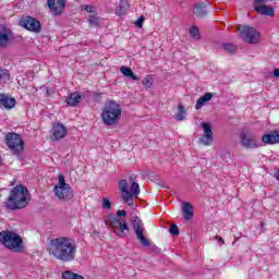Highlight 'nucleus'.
<instances>
[{"label":"nucleus","instance_id":"nucleus-12","mask_svg":"<svg viewBox=\"0 0 279 279\" xmlns=\"http://www.w3.org/2000/svg\"><path fill=\"white\" fill-rule=\"evenodd\" d=\"M201 128L203 129V135L199 137L198 143L206 147L213 145V128L208 122H202Z\"/></svg>","mask_w":279,"mask_h":279},{"label":"nucleus","instance_id":"nucleus-13","mask_svg":"<svg viewBox=\"0 0 279 279\" xmlns=\"http://www.w3.org/2000/svg\"><path fill=\"white\" fill-rule=\"evenodd\" d=\"M240 143L245 149H257V147H260V143L256 141V136L247 135L245 132L240 133Z\"/></svg>","mask_w":279,"mask_h":279},{"label":"nucleus","instance_id":"nucleus-10","mask_svg":"<svg viewBox=\"0 0 279 279\" xmlns=\"http://www.w3.org/2000/svg\"><path fill=\"white\" fill-rule=\"evenodd\" d=\"M240 36L242 40H244V43H248V45H256L257 43H260V33L248 25L242 27Z\"/></svg>","mask_w":279,"mask_h":279},{"label":"nucleus","instance_id":"nucleus-33","mask_svg":"<svg viewBox=\"0 0 279 279\" xmlns=\"http://www.w3.org/2000/svg\"><path fill=\"white\" fill-rule=\"evenodd\" d=\"M88 23L90 25H97L99 23V20H97V17L95 15H90L88 19Z\"/></svg>","mask_w":279,"mask_h":279},{"label":"nucleus","instance_id":"nucleus-22","mask_svg":"<svg viewBox=\"0 0 279 279\" xmlns=\"http://www.w3.org/2000/svg\"><path fill=\"white\" fill-rule=\"evenodd\" d=\"M183 210V219L185 221H190V219H193V206L190 203H184L182 206Z\"/></svg>","mask_w":279,"mask_h":279},{"label":"nucleus","instance_id":"nucleus-7","mask_svg":"<svg viewBox=\"0 0 279 279\" xmlns=\"http://www.w3.org/2000/svg\"><path fill=\"white\" fill-rule=\"evenodd\" d=\"M105 223L108 226V228H112L113 233L117 234V236H120V239L128 236L130 233V227L128 226V222H121V220L114 216H108L105 219Z\"/></svg>","mask_w":279,"mask_h":279},{"label":"nucleus","instance_id":"nucleus-21","mask_svg":"<svg viewBox=\"0 0 279 279\" xmlns=\"http://www.w3.org/2000/svg\"><path fill=\"white\" fill-rule=\"evenodd\" d=\"M120 73H122V75H124V77H129V80H131V82H138V76H136V74H134V71H132V69H130L128 66H121Z\"/></svg>","mask_w":279,"mask_h":279},{"label":"nucleus","instance_id":"nucleus-2","mask_svg":"<svg viewBox=\"0 0 279 279\" xmlns=\"http://www.w3.org/2000/svg\"><path fill=\"white\" fill-rule=\"evenodd\" d=\"M31 199L29 190L25 185H16L10 192L7 208L10 210H21L22 208H26Z\"/></svg>","mask_w":279,"mask_h":279},{"label":"nucleus","instance_id":"nucleus-36","mask_svg":"<svg viewBox=\"0 0 279 279\" xmlns=\"http://www.w3.org/2000/svg\"><path fill=\"white\" fill-rule=\"evenodd\" d=\"M83 10H85V12H93V5H85Z\"/></svg>","mask_w":279,"mask_h":279},{"label":"nucleus","instance_id":"nucleus-38","mask_svg":"<svg viewBox=\"0 0 279 279\" xmlns=\"http://www.w3.org/2000/svg\"><path fill=\"white\" fill-rule=\"evenodd\" d=\"M47 95H51V92L49 90V88H47Z\"/></svg>","mask_w":279,"mask_h":279},{"label":"nucleus","instance_id":"nucleus-25","mask_svg":"<svg viewBox=\"0 0 279 279\" xmlns=\"http://www.w3.org/2000/svg\"><path fill=\"white\" fill-rule=\"evenodd\" d=\"M61 278L62 279H85L81 275L75 274V272H73L71 270L63 271L62 275H61Z\"/></svg>","mask_w":279,"mask_h":279},{"label":"nucleus","instance_id":"nucleus-19","mask_svg":"<svg viewBox=\"0 0 279 279\" xmlns=\"http://www.w3.org/2000/svg\"><path fill=\"white\" fill-rule=\"evenodd\" d=\"M65 101H66L68 106L75 108V106H77V104H80L82 101V95H80L78 93H72L68 96Z\"/></svg>","mask_w":279,"mask_h":279},{"label":"nucleus","instance_id":"nucleus-23","mask_svg":"<svg viewBox=\"0 0 279 279\" xmlns=\"http://www.w3.org/2000/svg\"><path fill=\"white\" fill-rule=\"evenodd\" d=\"M10 31L7 28H3L2 32H0V47L5 48L8 47V44L10 43Z\"/></svg>","mask_w":279,"mask_h":279},{"label":"nucleus","instance_id":"nucleus-8","mask_svg":"<svg viewBox=\"0 0 279 279\" xmlns=\"http://www.w3.org/2000/svg\"><path fill=\"white\" fill-rule=\"evenodd\" d=\"M5 145L13 154H21L25 149V142H23V138L17 133H8Z\"/></svg>","mask_w":279,"mask_h":279},{"label":"nucleus","instance_id":"nucleus-24","mask_svg":"<svg viewBox=\"0 0 279 279\" xmlns=\"http://www.w3.org/2000/svg\"><path fill=\"white\" fill-rule=\"evenodd\" d=\"M128 8H130L128 2H125V0H121L119 7L116 9V14H118V16H123V14L128 12Z\"/></svg>","mask_w":279,"mask_h":279},{"label":"nucleus","instance_id":"nucleus-11","mask_svg":"<svg viewBox=\"0 0 279 279\" xmlns=\"http://www.w3.org/2000/svg\"><path fill=\"white\" fill-rule=\"evenodd\" d=\"M20 25L27 29L28 32H34L35 34L40 33L41 26L40 21L33 16H26L20 21Z\"/></svg>","mask_w":279,"mask_h":279},{"label":"nucleus","instance_id":"nucleus-6","mask_svg":"<svg viewBox=\"0 0 279 279\" xmlns=\"http://www.w3.org/2000/svg\"><path fill=\"white\" fill-rule=\"evenodd\" d=\"M58 184L53 187V193L60 202H71L73 199V189L66 183L63 174H59Z\"/></svg>","mask_w":279,"mask_h":279},{"label":"nucleus","instance_id":"nucleus-14","mask_svg":"<svg viewBox=\"0 0 279 279\" xmlns=\"http://www.w3.org/2000/svg\"><path fill=\"white\" fill-rule=\"evenodd\" d=\"M48 8L54 16H60L64 12V5H66V0H48Z\"/></svg>","mask_w":279,"mask_h":279},{"label":"nucleus","instance_id":"nucleus-1","mask_svg":"<svg viewBox=\"0 0 279 279\" xmlns=\"http://www.w3.org/2000/svg\"><path fill=\"white\" fill-rule=\"evenodd\" d=\"M48 253L50 256L57 258V260H62V263H71V260H75L77 245L71 238H53L48 244Z\"/></svg>","mask_w":279,"mask_h":279},{"label":"nucleus","instance_id":"nucleus-18","mask_svg":"<svg viewBox=\"0 0 279 279\" xmlns=\"http://www.w3.org/2000/svg\"><path fill=\"white\" fill-rule=\"evenodd\" d=\"M263 143H266V145H276V143H279V133L277 131L272 133H268L263 135L262 137Z\"/></svg>","mask_w":279,"mask_h":279},{"label":"nucleus","instance_id":"nucleus-35","mask_svg":"<svg viewBox=\"0 0 279 279\" xmlns=\"http://www.w3.org/2000/svg\"><path fill=\"white\" fill-rule=\"evenodd\" d=\"M126 215H128V211H125L124 209H119L118 211H117V217H126Z\"/></svg>","mask_w":279,"mask_h":279},{"label":"nucleus","instance_id":"nucleus-29","mask_svg":"<svg viewBox=\"0 0 279 279\" xmlns=\"http://www.w3.org/2000/svg\"><path fill=\"white\" fill-rule=\"evenodd\" d=\"M190 35L192 36V38H194L195 40H199L201 35H199V28H197V26H192L190 28Z\"/></svg>","mask_w":279,"mask_h":279},{"label":"nucleus","instance_id":"nucleus-17","mask_svg":"<svg viewBox=\"0 0 279 279\" xmlns=\"http://www.w3.org/2000/svg\"><path fill=\"white\" fill-rule=\"evenodd\" d=\"M193 14L197 16V19H204L206 14H208V11H206V3L198 2L194 4Z\"/></svg>","mask_w":279,"mask_h":279},{"label":"nucleus","instance_id":"nucleus-5","mask_svg":"<svg viewBox=\"0 0 279 279\" xmlns=\"http://www.w3.org/2000/svg\"><path fill=\"white\" fill-rule=\"evenodd\" d=\"M121 105L109 100L105 104L101 112L102 123L105 125H117L121 121Z\"/></svg>","mask_w":279,"mask_h":279},{"label":"nucleus","instance_id":"nucleus-16","mask_svg":"<svg viewBox=\"0 0 279 279\" xmlns=\"http://www.w3.org/2000/svg\"><path fill=\"white\" fill-rule=\"evenodd\" d=\"M0 105L7 110H12L16 106V99L8 96L7 94H0Z\"/></svg>","mask_w":279,"mask_h":279},{"label":"nucleus","instance_id":"nucleus-4","mask_svg":"<svg viewBox=\"0 0 279 279\" xmlns=\"http://www.w3.org/2000/svg\"><path fill=\"white\" fill-rule=\"evenodd\" d=\"M0 242L10 250V252H15L21 254L25 252V244L23 243V238L13 231H2L0 232Z\"/></svg>","mask_w":279,"mask_h":279},{"label":"nucleus","instance_id":"nucleus-34","mask_svg":"<svg viewBox=\"0 0 279 279\" xmlns=\"http://www.w3.org/2000/svg\"><path fill=\"white\" fill-rule=\"evenodd\" d=\"M144 21H145V17H144V16H141V17L135 22L136 27H138V28L141 29V27H143Z\"/></svg>","mask_w":279,"mask_h":279},{"label":"nucleus","instance_id":"nucleus-39","mask_svg":"<svg viewBox=\"0 0 279 279\" xmlns=\"http://www.w3.org/2000/svg\"><path fill=\"white\" fill-rule=\"evenodd\" d=\"M218 241H220V242H222V243H223V239H221V238H218Z\"/></svg>","mask_w":279,"mask_h":279},{"label":"nucleus","instance_id":"nucleus-28","mask_svg":"<svg viewBox=\"0 0 279 279\" xmlns=\"http://www.w3.org/2000/svg\"><path fill=\"white\" fill-rule=\"evenodd\" d=\"M0 80L2 82H10V71L7 69H0Z\"/></svg>","mask_w":279,"mask_h":279},{"label":"nucleus","instance_id":"nucleus-37","mask_svg":"<svg viewBox=\"0 0 279 279\" xmlns=\"http://www.w3.org/2000/svg\"><path fill=\"white\" fill-rule=\"evenodd\" d=\"M274 76L275 77H279V69H275L274 70Z\"/></svg>","mask_w":279,"mask_h":279},{"label":"nucleus","instance_id":"nucleus-15","mask_svg":"<svg viewBox=\"0 0 279 279\" xmlns=\"http://www.w3.org/2000/svg\"><path fill=\"white\" fill-rule=\"evenodd\" d=\"M66 128L63 124H54L52 129L53 141H60V138H64V136H66Z\"/></svg>","mask_w":279,"mask_h":279},{"label":"nucleus","instance_id":"nucleus-20","mask_svg":"<svg viewBox=\"0 0 279 279\" xmlns=\"http://www.w3.org/2000/svg\"><path fill=\"white\" fill-rule=\"evenodd\" d=\"M210 99H213L211 93H206L204 96L199 97L196 101L195 110H202V108H204V106H206V102L210 101Z\"/></svg>","mask_w":279,"mask_h":279},{"label":"nucleus","instance_id":"nucleus-40","mask_svg":"<svg viewBox=\"0 0 279 279\" xmlns=\"http://www.w3.org/2000/svg\"><path fill=\"white\" fill-rule=\"evenodd\" d=\"M1 162H2V161H1V158H0V165H1Z\"/></svg>","mask_w":279,"mask_h":279},{"label":"nucleus","instance_id":"nucleus-3","mask_svg":"<svg viewBox=\"0 0 279 279\" xmlns=\"http://www.w3.org/2000/svg\"><path fill=\"white\" fill-rule=\"evenodd\" d=\"M129 182L131 183V187L125 179L119 181L118 187L121 192L123 202L128 204V206H134V197H138V195H141V186L134 181V177H130Z\"/></svg>","mask_w":279,"mask_h":279},{"label":"nucleus","instance_id":"nucleus-31","mask_svg":"<svg viewBox=\"0 0 279 279\" xmlns=\"http://www.w3.org/2000/svg\"><path fill=\"white\" fill-rule=\"evenodd\" d=\"M169 232L170 234H172V236H178V234H180V229H178V225H171Z\"/></svg>","mask_w":279,"mask_h":279},{"label":"nucleus","instance_id":"nucleus-27","mask_svg":"<svg viewBox=\"0 0 279 279\" xmlns=\"http://www.w3.org/2000/svg\"><path fill=\"white\" fill-rule=\"evenodd\" d=\"M143 86H145L146 89L151 88L154 86V77L151 75H146L142 81Z\"/></svg>","mask_w":279,"mask_h":279},{"label":"nucleus","instance_id":"nucleus-30","mask_svg":"<svg viewBox=\"0 0 279 279\" xmlns=\"http://www.w3.org/2000/svg\"><path fill=\"white\" fill-rule=\"evenodd\" d=\"M222 48L225 49V51H228L229 53H234V51H236V46L232 44H222Z\"/></svg>","mask_w":279,"mask_h":279},{"label":"nucleus","instance_id":"nucleus-32","mask_svg":"<svg viewBox=\"0 0 279 279\" xmlns=\"http://www.w3.org/2000/svg\"><path fill=\"white\" fill-rule=\"evenodd\" d=\"M102 208L105 210H110V208H112V203H110V199L102 198Z\"/></svg>","mask_w":279,"mask_h":279},{"label":"nucleus","instance_id":"nucleus-26","mask_svg":"<svg viewBox=\"0 0 279 279\" xmlns=\"http://www.w3.org/2000/svg\"><path fill=\"white\" fill-rule=\"evenodd\" d=\"M186 119V109H184V106L179 105L178 106V113L175 116L177 121H184Z\"/></svg>","mask_w":279,"mask_h":279},{"label":"nucleus","instance_id":"nucleus-9","mask_svg":"<svg viewBox=\"0 0 279 279\" xmlns=\"http://www.w3.org/2000/svg\"><path fill=\"white\" fill-rule=\"evenodd\" d=\"M131 223L133 226L136 239L140 240V243H142L144 247H149V240H147L145 236V225L143 223V220H141L138 216H133Z\"/></svg>","mask_w":279,"mask_h":279}]
</instances>
